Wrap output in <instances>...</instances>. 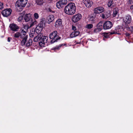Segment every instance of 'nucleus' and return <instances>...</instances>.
I'll return each instance as SVG.
<instances>
[{"instance_id":"f257e3e1","label":"nucleus","mask_w":133,"mask_h":133,"mask_svg":"<svg viewBox=\"0 0 133 133\" xmlns=\"http://www.w3.org/2000/svg\"><path fill=\"white\" fill-rule=\"evenodd\" d=\"M76 8L74 3H70L66 6L64 9L66 14L68 15H72L75 12Z\"/></svg>"},{"instance_id":"f03ea898","label":"nucleus","mask_w":133,"mask_h":133,"mask_svg":"<svg viewBox=\"0 0 133 133\" xmlns=\"http://www.w3.org/2000/svg\"><path fill=\"white\" fill-rule=\"evenodd\" d=\"M28 0H18L16 4V10L20 12L22 10V7H25L27 4Z\"/></svg>"},{"instance_id":"7ed1b4c3","label":"nucleus","mask_w":133,"mask_h":133,"mask_svg":"<svg viewBox=\"0 0 133 133\" xmlns=\"http://www.w3.org/2000/svg\"><path fill=\"white\" fill-rule=\"evenodd\" d=\"M57 32L55 31L51 33L49 35V38L52 39L51 41V43L56 42L57 40L60 39L61 37L57 35Z\"/></svg>"},{"instance_id":"20e7f679","label":"nucleus","mask_w":133,"mask_h":133,"mask_svg":"<svg viewBox=\"0 0 133 133\" xmlns=\"http://www.w3.org/2000/svg\"><path fill=\"white\" fill-rule=\"evenodd\" d=\"M25 30L24 29H22L21 30V32L20 33V37L22 38H25V37L27 36V38H28V35H26V32L27 31V29L28 28V26H24Z\"/></svg>"},{"instance_id":"39448f33","label":"nucleus","mask_w":133,"mask_h":133,"mask_svg":"<svg viewBox=\"0 0 133 133\" xmlns=\"http://www.w3.org/2000/svg\"><path fill=\"white\" fill-rule=\"evenodd\" d=\"M112 26V23L110 21H106L103 25V28L104 30L110 29Z\"/></svg>"},{"instance_id":"423d86ee","label":"nucleus","mask_w":133,"mask_h":133,"mask_svg":"<svg viewBox=\"0 0 133 133\" xmlns=\"http://www.w3.org/2000/svg\"><path fill=\"white\" fill-rule=\"evenodd\" d=\"M12 11L11 9H6L2 12V14L4 17H8L11 14Z\"/></svg>"},{"instance_id":"0eeeda50","label":"nucleus","mask_w":133,"mask_h":133,"mask_svg":"<svg viewBox=\"0 0 133 133\" xmlns=\"http://www.w3.org/2000/svg\"><path fill=\"white\" fill-rule=\"evenodd\" d=\"M48 39V37H47L43 36L42 35V38L39 43V45L41 47L44 46L45 43L47 42Z\"/></svg>"},{"instance_id":"6e6552de","label":"nucleus","mask_w":133,"mask_h":133,"mask_svg":"<svg viewBox=\"0 0 133 133\" xmlns=\"http://www.w3.org/2000/svg\"><path fill=\"white\" fill-rule=\"evenodd\" d=\"M67 2V0H60L57 3V6L58 8H60L63 6V5L66 4Z\"/></svg>"},{"instance_id":"1a4fd4ad","label":"nucleus","mask_w":133,"mask_h":133,"mask_svg":"<svg viewBox=\"0 0 133 133\" xmlns=\"http://www.w3.org/2000/svg\"><path fill=\"white\" fill-rule=\"evenodd\" d=\"M104 10V8L102 6L97 7L94 9V12L96 14H99L103 12Z\"/></svg>"},{"instance_id":"9d476101","label":"nucleus","mask_w":133,"mask_h":133,"mask_svg":"<svg viewBox=\"0 0 133 133\" xmlns=\"http://www.w3.org/2000/svg\"><path fill=\"white\" fill-rule=\"evenodd\" d=\"M83 3L88 8L91 7L93 4V2L90 0H83Z\"/></svg>"},{"instance_id":"9b49d317","label":"nucleus","mask_w":133,"mask_h":133,"mask_svg":"<svg viewBox=\"0 0 133 133\" xmlns=\"http://www.w3.org/2000/svg\"><path fill=\"white\" fill-rule=\"evenodd\" d=\"M9 27L11 30L15 31H17L19 28V27L17 25L13 24H10Z\"/></svg>"},{"instance_id":"f8f14e48","label":"nucleus","mask_w":133,"mask_h":133,"mask_svg":"<svg viewBox=\"0 0 133 133\" xmlns=\"http://www.w3.org/2000/svg\"><path fill=\"white\" fill-rule=\"evenodd\" d=\"M42 35L41 33L35 36L34 39V41L35 42H37L39 41H41L42 38Z\"/></svg>"},{"instance_id":"ddd939ff","label":"nucleus","mask_w":133,"mask_h":133,"mask_svg":"<svg viewBox=\"0 0 133 133\" xmlns=\"http://www.w3.org/2000/svg\"><path fill=\"white\" fill-rule=\"evenodd\" d=\"M123 20L126 24H128L131 21V17H123Z\"/></svg>"},{"instance_id":"4468645a","label":"nucleus","mask_w":133,"mask_h":133,"mask_svg":"<svg viewBox=\"0 0 133 133\" xmlns=\"http://www.w3.org/2000/svg\"><path fill=\"white\" fill-rule=\"evenodd\" d=\"M79 32L78 31H76L72 32L70 35L71 38H73L78 36L79 34Z\"/></svg>"},{"instance_id":"2eb2a0df","label":"nucleus","mask_w":133,"mask_h":133,"mask_svg":"<svg viewBox=\"0 0 133 133\" xmlns=\"http://www.w3.org/2000/svg\"><path fill=\"white\" fill-rule=\"evenodd\" d=\"M121 30V29H120L119 27H116L115 28V30L112 31V32L110 33V34L112 35L115 34H119L118 33Z\"/></svg>"},{"instance_id":"dca6fc26","label":"nucleus","mask_w":133,"mask_h":133,"mask_svg":"<svg viewBox=\"0 0 133 133\" xmlns=\"http://www.w3.org/2000/svg\"><path fill=\"white\" fill-rule=\"evenodd\" d=\"M45 26V25H43V26H42V24H39L36 27V29L38 30L39 31H41L42 30L43 28Z\"/></svg>"},{"instance_id":"f3484780","label":"nucleus","mask_w":133,"mask_h":133,"mask_svg":"<svg viewBox=\"0 0 133 133\" xmlns=\"http://www.w3.org/2000/svg\"><path fill=\"white\" fill-rule=\"evenodd\" d=\"M88 19L91 23H94L96 21L95 17H88Z\"/></svg>"},{"instance_id":"a211bd4d","label":"nucleus","mask_w":133,"mask_h":133,"mask_svg":"<svg viewBox=\"0 0 133 133\" xmlns=\"http://www.w3.org/2000/svg\"><path fill=\"white\" fill-rule=\"evenodd\" d=\"M108 6L109 7H111L112 6V7L114 6V2L112 0H110L108 3Z\"/></svg>"},{"instance_id":"6ab92c4d","label":"nucleus","mask_w":133,"mask_h":133,"mask_svg":"<svg viewBox=\"0 0 133 133\" xmlns=\"http://www.w3.org/2000/svg\"><path fill=\"white\" fill-rule=\"evenodd\" d=\"M81 17H72V21L74 22H76L81 19Z\"/></svg>"},{"instance_id":"aec40b11","label":"nucleus","mask_w":133,"mask_h":133,"mask_svg":"<svg viewBox=\"0 0 133 133\" xmlns=\"http://www.w3.org/2000/svg\"><path fill=\"white\" fill-rule=\"evenodd\" d=\"M54 19V17H47L46 22L48 23H49L53 21Z\"/></svg>"},{"instance_id":"412c9836","label":"nucleus","mask_w":133,"mask_h":133,"mask_svg":"<svg viewBox=\"0 0 133 133\" xmlns=\"http://www.w3.org/2000/svg\"><path fill=\"white\" fill-rule=\"evenodd\" d=\"M45 22L46 21L45 19L44 18H42L41 19L40 24H42V26H43V25H45Z\"/></svg>"},{"instance_id":"4be33fe9","label":"nucleus","mask_w":133,"mask_h":133,"mask_svg":"<svg viewBox=\"0 0 133 133\" xmlns=\"http://www.w3.org/2000/svg\"><path fill=\"white\" fill-rule=\"evenodd\" d=\"M62 23L61 20L60 19H58L56 22L55 26H56V25H61L62 24Z\"/></svg>"},{"instance_id":"5701e85b","label":"nucleus","mask_w":133,"mask_h":133,"mask_svg":"<svg viewBox=\"0 0 133 133\" xmlns=\"http://www.w3.org/2000/svg\"><path fill=\"white\" fill-rule=\"evenodd\" d=\"M24 19L26 22L32 21V19L31 17H24Z\"/></svg>"},{"instance_id":"b1692460","label":"nucleus","mask_w":133,"mask_h":133,"mask_svg":"<svg viewBox=\"0 0 133 133\" xmlns=\"http://www.w3.org/2000/svg\"><path fill=\"white\" fill-rule=\"evenodd\" d=\"M32 40L31 39H29V40L27 42L26 44V46H28L32 44Z\"/></svg>"},{"instance_id":"393cba45","label":"nucleus","mask_w":133,"mask_h":133,"mask_svg":"<svg viewBox=\"0 0 133 133\" xmlns=\"http://www.w3.org/2000/svg\"><path fill=\"white\" fill-rule=\"evenodd\" d=\"M36 2L37 4L39 5H41L43 3V0H36Z\"/></svg>"},{"instance_id":"a878e982","label":"nucleus","mask_w":133,"mask_h":133,"mask_svg":"<svg viewBox=\"0 0 133 133\" xmlns=\"http://www.w3.org/2000/svg\"><path fill=\"white\" fill-rule=\"evenodd\" d=\"M27 38V36L25 37V38H23V39L21 42V44L22 45H25Z\"/></svg>"},{"instance_id":"bb28decb","label":"nucleus","mask_w":133,"mask_h":133,"mask_svg":"<svg viewBox=\"0 0 133 133\" xmlns=\"http://www.w3.org/2000/svg\"><path fill=\"white\" fill-rule=\"evenodd\" d=\"M118 12V10L117 8H115L114 9L113 14V17L116 16Z\"/></svg>"},{"instance_id":"cd10ccee","label":"nucleus","mask_w":133,"mask_h":133,"mask_svg":"<svg viewBox=\"0 0 133 133\" xmlns=\"http://www.w3.org/2000/svg\"><path fill=\"white\" fill-rule=\"evenodd\" d=\"M93 27V25L92 24H89L85 26V28L88 29H91Z\"/></svg>"},{"instance_id":"c85d7f7f","label":"nucleus","mask_w":133,"mask_h":133,"mask_svg":"<svg viewBox=\"0 0 133 133\" xmlns=\"http://www.w3.org/2000/svg\"><path fill=\"white\" fill-rule=\"evenodd\" d=\"M20 33L18 32H17L14 34V37L17 38L20 36Z\"/></svg>"},{"instance_id":"c756f323","label":"nucleus","mask_w":133,"mask_h":133,"mask_svg":"<svg viewBox=\"0 0 133 133\" xmlns=\"http://www.w3.org/2000/svg\"><path fill=\"white\" fill-rule=\"evenodd\" d=\"M102 30V29L101 28H97L95 29L94 30V31L95 32H97L101 31Z\"/></svg>"},{"instance_id":"7c9ffc66","label":"nucleus","mask_w":133,"mask_h":133,"mask_svg":"<svg viewBox=\"0 0 133 133\" xmlns=\"http://www.w3.org/2000/svg\"><path fill=\"white\" fill-rule=\"evenodd\" d=\"M29 35L30 37L32 38L35 35V32L34 31L30 32Z\"/></svg>"},{"instance_id":"2f4dec72","label":"nucleus","mask_w":133,"mask_h":133,"mask_svg":"<svg viewBox=\"0 0 133 133\" xmlns=\"http://www.w3.org/2000/svg\"><path fill=\"white\" fill-rule=\"evenodd\" d=\"M108 33L104 32L103 33V35L105 38H107L109 37L108 35Z\"/></svg>"},{"instance_id":"473e14b6","label":"nucleus","mask_w":133,"mask_h":133,"mask_svg":"<svg viewBox=\"0 0 133 133\" xmlns=\"http://www.w3.org/2000/svg\"><path fill=\"white\" fill-rule=\"evenodd\" d=\"M62 45V44L59 45L58 46H56V47L54 48V50H59Z\"/></svg>"},{"instance_id":"72a5a7b5","label":"nucleus","mask_w":133,"mask_h":133,"mask_svg":"<svg viewBox=\"0 0 133 133\" xmlns=\"http://www.w3.org/2000/svg\"><path fill=\"white\" fill-rule=\"evenodd\" d=\"M128 4H133V0H129L128 2Z\"/></svg>"},{"instance_id":"f704fd0d","label":"nucleus","mask_w":133,"mask_h":133,"mask_svg":"<svg viewBox=\"0 0 133 133\" xmlns=\"http://www.w3.org/2000/svg\"><path fill=\"white\" fill-rule=\"evenodd\" d=\"M3 8V3L2 2H0V9H2Z\"/></svg>"},{"instance_id":"c9c22d12","label":"nucleus","mask_w":133,"mask_h":133,"mask_svg":"<svg viewBox=\"0 0 133 133\" xmlns=\"http://www.w3.org/2000/svg\"><path fill=\"white\" fill-rule=\"evenodd\" d=\"M129 30L131 32H133V27L130 26L128 28Z\"/></svg>"},{"instance_id":"e433bc0d","label":"nucleus","mask_w":133,"mask_h":133,"mask_svg":"<svg viewBox=\"0 0 133 133\" xmlns=\"http://www.w3.org/2000/svg\"><path fill=\"white\" fill-rule=\"evenodd\" d=\"M103 22H100L98 24L97 26L100 27L101 26H102L103 25Z\"/></svg>"},{"instance_id":"4c0bfd02","label":"nucleus","mask_w":133,"mask_h":133,"mask_svg":"<svg viewBox=\"0 0 133 133\" xmlns=\"http://www.w3.org/2000/svg\"><path fill=\"white\" fill-rule=\"evenodd\" d=\"M81 15L80 14H78L74 16L73 17H81Z\"/></svg>"},{"instance_id":"58836bf2","label":"nucleus","mask_w":133,"mask_h":133,"mask_svg":"<svg viewBox=\"0 0 133 133\" xmlns=\"http://www.w3.org/2000/svg\"><path fill=\"white\" fill-rule=\"evenodd\" d=\"M25 12L23 11L22 13H20V16L19 17H23L24 16Z\"/></svg>"},{"instance_id":"ea45409f","label":"nucleus","mask_w":133,"mask_h":133,"mask_svg":"<svg viewBox=\"0 0 133 133\" xmlns=\"http://www.w3.org/2000/svg\"><path fill=\"white\" fill-rule=\"evenodd\" d=\"M31 16L32 15L31 14L29 13L26 14L25 15V17H31Z\"/></svg>"},{"instance_id":"a19ab883","label":"nucleus","mask_w":133,"mask_h":133,"mask_svg":"<svg viewBox=\"0 0 133 133\" xmlns=\"http://www.w3.org/2000/svg\"><path fill=\"white\" fill-rule=\"evenodd\" d=\"M36 22L35 21H34L33 22H32V23H31V24L30 26H32L34 25V24H35L36 23Z\"/></svg>"},{"instance_id":"79ce46f5","label":"nucleus","mask_w":133,"mask_h":133,"mask_svg":"<svg viewBox=\"0 0 133 133\" xmlns=\"http://www.w3.org/2000/svg\"><path fill=\"white\" fill-rule=\"evenodd\" d=\"M23 18V17H19L18 18V20L20 22L21 21Z\"/></svg>"},{"instance_id":"37998d69","label":"nucleus","mask_w":133,"mask_h":133,"mask_svg":"<svg viewBox=\"0 0 133 133\" xmlns=\"http://www.w3.org/2000/svg\"><path fill=\"white\" fill-rule=\"evenodd\" d=\"M72 29L74 31L76 30V27L75 26L72 25Z\"/></svg>"},{"instance_id":"c03bdc74","label":"nucleus","mask_w":133,"mask_h":133,"mask_svg":"<svg viewBox=\"0 0 133 133\" xmlns=\"http://www.w3.org/2000/svg\"><path fill=\"white\" fill-rule=\"evenodd\" d=\"M34 17H38V15L37 13H35L34 15Z\"/></svg>"},{"instance_id":"a18cd8bd","label":"nucleus","mask_w":133,"mask_h":133,"mask_svg":"<svg viewBox=\"0 0 133 133\" xmlns=\"http://www.w3.org/2000/svg\"><path fill=\"white\" fill-rule=\"evenodd\" d=\"M130 9L132 10L133 9V5H131L130 7ZM132 13L133 14V10L132 11Z\"/></svg>"},{"instance_id":"49530a36","label":"nucleus","mask_w":133,"mask_h":133,"mask_svg":"<svg viewBox=\"0 0 133 133\" xmlns=\"http://www.w3.org/2000/svg\"><path fill=\"white\" fill-rule=\"evenodd\" d=\"M48 11L50 12H51L52 11V10H51V9L50 8H49L48 9Z\"/></svg>"},{"instance_id":"de8ad7c7","label":"nucleus","mask_w":133,"mask_h":133,"mask_svg":"<svg viewBox=\"0 0 133 133\" xmlns=\"http://www.w3.org/2000/svg\"><path fill=\"white\" fill-rule=\"evenodd\" d=\"M10 37H8V41L9 42H10Z\"/></svg>"},{"instance_id":"09e8293b","label":"nucleus","mask_w":133,"mask_h":133,"mask_svg":"<svg viewBox=\"0 0 133 133\" xmlns=\"http://www.w3.org/2000/svg\"><path fill=\"white\" fill-rule=\"evenodd\" d=\"M36 19H38V17H35Z\"/></svg>"},{"instance_id":"8fccbe9b","label":"nucleus","mask_w":133,"mask_h":133,"mask_svg":"<svg viewBox=\"0 0 133 133\" xmlns=\"http://www.w3.org/2000/svg\"><path fill=\"white\" fill-rule=\"evenodd\" d=\"M127 36H129V34H128L127 35Z\"/></svg>"},{"instance_id":"3c124183","label":"nucleus","mask_w":133,"mask_h":133,"mask_svg":"<svg viewBox=\"0 0 133 133\" xmlns=\"http://www.w3.org/2000/svg\"><path fill=\"white\" fill-rule=\"evenodd\" d=\"M102 17H105V16H104V15H103Z\"/></svg>"},{"instance_id":"603ef678","label":"nucleus","mask_w":133,"mask_h":133,"mask_svg":"<svg viewBox=\"0 0 133 133\" xmlns=\"http://www.w3.org/2000/svg\"><path fill=\"white\" fill-rule=\"evenodd\" d=\"M52 16H53V17H54V15H52Z\"/></svg>"},{"instance_id":"864d4df0","label":"nucleus","mask_w":133,"mask_h":133,"mask_svg":"<svg viewBox=\"0 0 133 133\" xmlns=\"http://www.w3.org/2000/svg\"><path fill=\"white\" fill-rule=\"evenodd\" d=\"M104 17H103V18H104Z\"/></svg>"}]
</instances>
